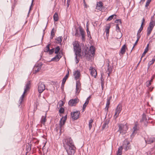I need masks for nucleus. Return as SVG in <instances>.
Wrapping results in <instances>:
<instances>
[{"label":"nucleus","mask_w":155,"mask_h":155,"mask_svg":"<svg viewBox=\"0 0 155 155\" xmlns=\"http://www.w3.org/2000/svg\"><path fill=\"white\" fill-rule=\"evenodd\" d=\"M63 143L68 155H74L75 152L76 147L71 138L68 137L64 139Z\"/></svg>","instance_id":"f257e3e1"},{"label":"nucleus","mask_w":155,"mask_h":155,"mask_svg":"<svg viewBox=\"0 0 155 155\" xmlns=\"http://www.w3.org/2000/svg\"><path fill=\"white\" fill-rule=\"evenodd\" d=\"M73 45L76 55V62L77 64L79 62V61L77 59V57L78 56H79L80 55V53H81V50L78 42L75 41L73 43Z\"/></svg>","instance_id":"f03ea898"},{"label":"nucleus","mask_w":155,"mask_h":155,"mask_svg":"<svg viewBox=\"0 0 155 155\" xmlns=\"http://www.w3.org/2000/svg\"><path fill=\"white\" fill-rule=\"evenodd\" d=\"M30 82L28 81L27 82V83L25 86V87L24 88V92L23 94L20 97L19 101V102L20 104H21L22 103V101L23 100L24 98V95L29 90L30 87Z\"/></svg>","instance_id":"7ed1b4c3"},{"label":"nucleus","mask_w":155,"mask_h":155,"mask_svg":"<svg viewBox=\"0 0 155 155\" xmlns=\"http://www.w3.org/2000/svg\"><path fill=\"white\" fill-rule=\"evenodd\" d=\"M127 129V126L126 124H120L119 125V129L118 131L120 134L123 135L126 133Z\"/></svg>","instance_id":"20e7f679"},{"label":"nucleus","mask_w":155,"mask_h":155,"mask_svg":"<svg viewBox=\"0 0 155 155\" xmlns=\"http://www.w3.org/2000/svg\"><path fill=\"white\" fill-rule=\"evenodd\" d=\"M122 109V105L121 104H119L116 108L114 117L117 118L118 116Z\"/></svg>","instance_id":"39448f33"},{"label":"nucleus","mask_w":155,"mask_h":155,"mask_svg":"<svg viewBox=\"0 0 155 155\" xmlns=\"http://www.w3.org/2000/svg\"><path fill=\"white\" fill-rule=\"evenodd\" d=\"M45 89V86L42 82H40L38 85V90L39 93H41Z\"/></svg>","instance_id":"423d86ee"},{"label":"nucleus","mask_w":155,"mask_h":155,"mask_svg":"<svg viewBox=\"0 0 155 155\" xmlns=\"http://www.w3.org/2000/svg\"><path fill=\"white\" fill-rule=\"evenodd\" d=\"M42 65V64L41 63L35 64L34 68L35 73H37L41 69Z\"/></svg>","instance_id":"0eeeda50"},{"label":"nucleus","mask_w":155,"mask_h":155,"mask_svg":"<svg viewBox=\"0 0 155 155\" xmlns=\"http://www.w3.org/2000/svg\"><path fill=\"white\" fill-rule=\"evenodd\" d=\"M67 119V115L64 117H62L60 121L59 127L60 128V132L62 131V126L64 124Z\"/></svg>","instance_id":"6e6552de"},{"label":"nucleus","mask_w":155,"mask_h":155,"mask_svg":"<svg viewBox=\"0 0 155 155\" xmlns=\"http://www.w3.org/2000/svg\"><path fill=\"white\" fill-rule=\"evenodd\" d=\"M130 143L127 140H125L124 141L123 146V149H124L125 151L128 150L129 149Z\"/></svg>","instance_id":"1a4fd4ad"},{"label":"nucleus","mask_w":155,"mask_h":155,"mask_svg":"<svg viewBox=\"0 0 155 155\" xmlns=\"http://www.w3.org/2000/svg\"><path fill=\"white\" fill-rule=\"evenodd\" d=\"M80 113L78 111L71 112V116L74 120H77L79 117Z\"/></svg>","instance_id":"9d476101"},{"label":"nucleus","mask_w":155,"mask_h":155,"mask_svg":"<svg viewBox=\"0 0 155 155\" xmlns=\"http://www.w3.org/2000/svg\"><path fill=\"white\" fill-rule=\"evenodd\" d=\"M95 48L93 46H91L88 51V54L91 57L94 56L95 54Z\"/></svg>","instance_id":"9b49d317"},{"label":"nucleus","mask_w":155,"mask_h":155,"mask_svg":"<svg viewBox=\"0 0 155 155\" xmlns=\"http://www.w3.org/2000/svg\"><path fill=\"white\" fill-rule=\"evenodd\" d=\"M76 94H78L81 90V83L79 81H76Z\"/></svg>","instance_id":"f8f14e48"},{"label":"nucleus","mask_w":155,"mask_h":155,"mask_svg":"<svg viewBox=\"0 0 155 155\" xmlns=\"http://www.w3.org/2000/svg\"><path fill=\"white\" fill-rule=\"evenodd\" d=\"M78 102L79 100L78 98H75L70 100L68 102V104L71 106H74Z\"/></svg>","instance_id":"ddd939ff"},{"label":"nucleus","mask_w":155,"mask_h":155,"mask_svg":"<svg viewBox=\"0 0 155 155\" xmlns=\"http://www.w3.org/2000/svg\"><path fill=\"white\" fill-rule=\"evenodd\" d=\"M80 72L79 71L77 70L74 72V76L75 79L77 81H79L80 76Z\"/></svg>","instance_id":"4468645a"},{"label":"nucleus","mask_w":155,"mask_h":155,"mask_svg":"<svg viewBox=\"0 0 155 155\" xmlns=\"http://www.w3.org/2000/svg\"><path fill=\"white\" fill-rule=\"evenodd\" d=\"M89 70L91 75L95 78L97 75V73L95 69L93 67H90Z\"/></svg>","instance_id":"2eb2a0df"},{"label":"nucleus","mask_w":155,"mask_h":155,"mask_svg":"<svg viewBox=\"0 0 155 155\" xmlns=\"http://www.w3.org/2000/svg\"><path fill=\"white\" fill-rule=\"evenodd\" d=\"M63 54L60 52L59 54L56 55L55 57L53 58L51 60V61H58L62 57Z\"/></svg>","instance_id":"dca6fc26"},{"label":"nucleus","mask_w":155,"mask_h":155,"mask_svg":"<svg viewBox=\"0 0 155 155\" xmlns=\"http://www.w3.org/2000/svg\"><path fill=\"white\" fill-rule=\"evenodd\" d=\"M80 33L81 36V39L83 41L85 40V32L84 30L81 28V27H79Z\"/></svg>","instance_id":"f3484780"},{"label":"nucleus","mask_w":155,"mask_h":155,"mask_svg":"<svg viewBox=\"0 0 155 155\" xmlns=\"http://www.w3.org/2000/svg\"><path fill=\"white\" fill-rule=\"evenodd\" d=\"M132 130H133V132L132 134L130 135V137L131 138H133L134 137V135L136 134L137 133V131L138 130V129L137 128V124H136L134 126L132 129Z\"/></svg>","instance_id":"a211bd4d"},{"label":"nucleus","mask_w":155,"mask_h":155,"mask_svg":"<svg viewBox=\"0 0 155 155\" xmlns=\"http://www.w3.org/2000/svg\"><path fill=\"white\" fill-rule=\"evenodd\" d=\"M110 61L109 60H107V72H108V76H109L110 74L112 72V67L110 66L109 64Z\"/></svg>","instance_id":"6ab92c4d"},{"label":"nucleus","mask_w":155,"mask_h":155,"mask_svg":"<svg viewBox=\"0 0 155 155\" xmlns=\"http://www.w3.org/2000/svg\"><path fill=\"white\" fill-rule=\"evenodd\" d=\"M103 3L102 2H100L97 3L96 9L100 11H101L103 8Z\"/></svg>","instance_id":"aec40b11"},{"label":"nucleus","mask_w":155,"mask_h":155,"mask_svg":"<svg viewBox=\"0 0 155 155\" xmlns=\"http://www.w3.org/2000/svg\"><path fill=\"white\" fill-rule=\"evenodd\" d=\"M127 48L125 45H124L121 48L120 52L119 53L120 55H123L125 54L126 51V49Z\"/></svg>","instance_id":"412c9836"},{"label":"nucleus","mask_w":155,"mask_h":155,"mask_svg":"<svg viewBox=\"0 0 155 155\" xmlns=\"http://www.w3.org/2000/svg\"><path fill=\"white\" fill-rule=\"evenodd\" d=\"M145 140L146 143L150 144L155 141V138H149L147 140L145 139Z\"/></svg>","instance_id":"4be33fe9"},{"label":"nucleus","mask_w":155,"mask_h":155,"mask_svg":"<svg viewBox=\"0 0 155 155\" xmlns=\"http://www.w3.org/2000/svg\"><path fill=\"white\" fill-rule=\"evenodd\" d=\"M116 30L117 32V35H120V36L119 37V38H120L122 37V35L120 31V29L118 24L116 25Z\"/></svg>","instance_id":"5701e85b"},{"label":"nucleus","mask_w":155,"mask_h":155,"mask_svg":"<svg viewBox=\"0 0 155 155\" xmlns=\"http://www.w3.org/2000/svg\"><path fill=\"white\" fill-rule=\"evenodd\" d=\"M68 74H67L66 75L64 76V77L63 78V79L62 81V84H61V87H63L64 84L66 81L67 79L68 78Z\"/></svg>","instance_id":"b1692460"},{"label":"nucleus","mask_w":155,"mask_h":155,"mask_svg":"<svg viewBox=\"0 0 155 155\" xmlns=\"http://www.w3.org/2000/svg\"><path fill=\"white\" fill-rule=\"evenodd\" d=\"M155 25V21L151 19L149 23V27L153 28Z\"/></svg>","instance_id":"393cba45"},{"label":"nucleus","mask_w":155,"mask_h":155,"mask_svg":"<svg viewBox=\"0 0 155 155\" xmlns=\"http://www.w3.org/2000/svg\"><path fill=\"white\" fill-rule=\"evenodd\" d=\"M123 147L122 146L119 147L118 149V150L117 153V155H121Z\"/></svg>","instance_id":"a878e982"},{"label":"nucleus","mask_w":155,"mask_h":155,"mask_svg":"<svg viewBox=\"0 0 155 155\" xmlns=\"http://www.w3.org/2000/svg\"><path fill=\"white\" fill-rule=\"evenodd\" d=\"M108 123L109 120H106L105 121L102 126L103 129H105L108 127Z\"/></svg>","instance_id":"bb28decb"},{"label":"nucleus","mask_w":155,"mask_h":155,"mask_svg":"<svg viewBox=\"0 0 155 155\" xmlns=\"http://www.w3.org/2000/svg\"><path fill=\"white\" fill-rule=\"evenodd\" d=\"M53 18L55 21H57L58 20L59 18L58 14L57 12L55 13L54 14Z\"/></svg>","instance_id":"cd10ccee"},{"label":"nucleus","mask_w":155,"mask_h":155,"mask_svg":"<svg viewBox=\"0 0 155 155\" xmlns=\"http://www.w3.org/2000/svg\"><path fill=\"white\" fill-rule=\"evenodd\" d=\"M46 114H45V116H42L41 120V122L42 124H45V123L46 122Z\"/></svg>","instance_id":"c85d7f7f"},{"label":"nucleus","mask_w":155,"mask_h":155,"mask_svg":"<svg viewBox=\"0 0 155 155\" xmlns=\"http://www.w3.org/2000/svg\"><path fill=\"white\" fill-rule=\"evenodd\" d=\"M88 103L89 102L88 101V100H86L83 106L82 112H83L84 111L87 105L88 104Z\"/></svg>","instance_id":"c756f323"},{"label":"nucleus","mask_w":155,"mask_h":155,"mask_svg":"<svg viewBox=\"0 0 155 155\" xmlns=\"http://www.w3.org/2000/svg\"><path fill=\"white\" fill-rule=\"evenodd\" d=\"M110 28V26H106L105 28V32L106 33V35L107 36H109V29Z\"/></svg>","instance_id":"7c9ffc66"},{"label":"nucleus","mask_w":155,"mask_h":155,"mask_svg":"<svg viewBox=\"0 0 155 155\" xmlns=\"http://www.w3.org/2000/svg\"><path fill=\"white\" fill-rule=\"evenodd\" d=\"M153 28L149 27L147 28V35L149 36L151 33Z\"/></svg>","instance_id":"2f4dec72"},{"label":"nucleus","mask_w":155,"mask_h":155,"mask_svg":"<svg viewBox=\"0 0 155 155\" xmlns=\"http://www.w3.org/2000/svg\"><path fill=\"white\" fill-rule=\"evenodd\" d=\"M93 122V119H91L89 122V129L91 130L92 126V123Z\"/></svg>","instance_id":"473e14b6"},{"label":"nucleus","mask_w":155,"mask_h":155,"mask_svg":"<svg viewBox=\"0 0 155 155\" xmlns=\"http://www.w3.org/2000/svg\"><path fill=\"white\" fill-rule=\"evenodd\" d=\"M116 15H113L110 16L107 19V20L110 21L113 18H116Z\"/></svg>","instance_id":"72a5a7b5"},{"label":"nucleus","mask_w":155,"mask_h":155,"mask_svg":"<svg viewBox=\"0 0 155 155\" xmlns=\"http://www.w3.org/2000/svg\"><path fill=\"white\" fill-rule=\"evenodd\" d=\"M54 35V29L53 28L51 32L50 38L52 39Z\"/></svg>","instance_id":"f704fd0d"},{"label":"nucleus","mask_w":155,"mask_h":155,"mask_svg":"<svg viewBox=\"0 0 155 155\" xmlns=\"http://www.w3.org/2000/svg\"><path fill=\"white\" fill-rule=\"evenodd\" d=\"M50 45L49 44L47 45L46 47L45 48L44 51L47 52H48L50 50Z\"/></svg>","instance_id":"c9c22d12"},{"label":"nucleus","mask_w":155,"mask_h":155,"mask_svg":"<svg viewBox=\"0 0 155 155\" xmlns=\"http://www.w3.org/2000/svg\"><path fill=\"white\" fill-rule=\"evenodd\" d=\"M33 2H34V0H32L31 3V5L30 7V8H29V11H28V16H29V14L30 12V11L31 10V7L33 5Z\"/></svg>","instance_id":"e433bc0d"},{"label":"nucleus","mask_w":155,"mask_h":155,"mask_svg":"<svg viewBox=\"0 0 155 155\" xmlns=\"http://www.w3.org/2000/svg\"><path fill=\"white\" fill-rule=\"evenodd\" d=\"M60 49L59 47L57 46L55 49V53L56 54H58L60 50Z\"/></svg>","instance_id":"4c0bfd02"},{"label":"nucleus","mask_w":155,"mask_h":155,"mask_svg":"<svg viewBox=\"0 0 155 155\" xmlns=\"http://www.w3.org/2000/svg\"><path fill=\"white\" fill-rule=\"evenodd\" d=\"M57 41V42L58 43H60L62 41V37H59L57 38L56 39Z\"/></svg>","instance_id":"58836bf2"},{"label":"nucleus","mask_w":155,"mask_h":155,"mask_svg":"<svg viewBox=\"0 0 155 155\" xmlns=\"http://www.w3.org/2000/svg\"><path fill=\"white\" fill-rule=\"evenodd\" d=\"M154 63L153 62V61H151L149 62L148 64V69L149 68H150V66L153 64Z\"/></svg>","instance_id":"ea45409f"},{"label":"nucleus","mask_w":155,"mask_h":155,"mask_svg":"<svg viewBox=\"0 0 155 155\" xmlns=\"http://www.w3.org/2000/svg\"><path fill=\"white\" fill-rule=\"evenodd\" d=\"M148 51V50L147 49H145L144 51L142 54V55L141 57V58L145 55V54Z\"/></svg>","instance_id":"a19ab883"},{"label":"nucleus","mask_w":155,"mask_h":155,"mask_svg":"<svg viewBox=\"0 0 155 155\" xmlns=\"http://www.w3.org/2000/svg\"><path fill=\"white\" fill-rule=\"evenodd\" d=\"M151 1V0H147L146 4L145 7L146 8H147L148 6L149 5L150 2Z\"/></svg>","instance_id":"79ce46f5"},{"label":"nucleus","mask_w":155,"mask_h":155,"mask_svg":"<svg viewBox=\"0 0 155 155\" xmlns=\"http://www.w3.org/2000/svg\"><path fill=\"white\" fill-rule=\"evenodd\" d=\"M64 111V109L63 107H61L59 110V113L61 114L63 113Z\"/></svg>","instance_id":"37998d69"},{"label":"nucleus","mask_w":155,"mask_h":155,"mask_svg":"<svg viewBox=\"0 0 155 155\" xmlns=\"http://www.w3.org/2000/svg\"><path fill=\"white\" fill-rule=\"evenodd\" d=\"M143 26L141 25V26L138 31L137 33H140L141 31L143 29Z\"/></svg>","instance_id":"c03bdc74"},{"label":"nucleus","mask_w":155,"mask_h":155,"mask_svg":"<svg viewBox=\"0 0 155 155\" xmlns=\"http://www.w3.org/2000/svg\"><path fill=\"white\" fill-rule=\"evenodd\" d=\"M54 48L52 49L51 50H49V51H48L49 52V54H52L54 52Z\"/></svg>","instance_id":"a18cd8bd"},{"label":"nucleus","mask_w":155,"mask_h":155,"mask_svg":"<svg viewBox=\"0 0 155 155\" xmlns=\"http://www.w3.org/2000/svg\"><path fill=\"white\" fill-rule=\"evenodd\" d=\"M64 104V103L63 101H60L59 102V106L60 107H62L63 104Z\"/></svg>","instance_id":"49530a36"},{"label":"nucleus","mask_w":155,"mask_h":155,"mask_svg":"<svg viewBox=\"0 0 155 155\" xmlns=\"http://www.w3.org/2000/svg\"><path fill=\"white\" fill-rule=\"evenodd\" d=\"M140 36H141V35H140V33H137V39H138V40H139L140 37Z\"/></svg>","instance_id":"de8ad7c7"},{"label":"nucleus","mask_w":155,"mask_h":155,"mask_svg":"<svg viewBox=\"0 0 155 155\" xmlns=\"http://www.w3.org/2000/svg\"><path fill=\"white\" fill-rule=\"evenodd\" d=\"M151 84V83L150 82V81H147V85L146 86L147 87L149 86Z\"/></svg>","instance_id":"09e8293b"},{"label":"nucleus","mask_w":155,"mask_h":155,"mask_svg":"<svg viewBox=\"0 0 155 155\" xmlns=\"http://www.w3.org/2000/svg\"><path fill=\"white\" fill-rule=\"evenodd\" d=\"M138 41H139V40H138V39L135 42V43L134 44V46L133 47L132 49L131 50V51H132V50H133V49L134 47L137 44Z\"/></svg>","instance_id":"8fccbe9b"},{"label":"nucleus","mask_w":155,"mask_h":155,"mask_svg":"<svg viewBox=\"0 0 155 155\" xmlns=\"http://www.w3.org/2000/svg\"><path fill=\"white\" fill-rule=\"evenodd\" d=\"M109 107V106H107V105H106V106L105 108V110L106 111H107V112L108 110V108Z\"/></svg>","instance_id":"3c124183"},{"label":"nucleus","mask_w":155,"mask_h":155,"mask_svg":"<svg viewBox=\"0 0 155 155\" xmlns=\"http://www.w3.org/2000/svg\"><path fill=\"white\" fill-rule=\"evenodd\" d=\"M110 104V101H109L108 100H107V103H106V105L109 106Z\"/></svg>","instance_id":"603ef678"},{"label":"nucleus","mask_w":155,"mask_h":155,"mask_svg":"<svg viewBox=\"0 0 155 155\" xmlns=\"http://www.w3.org/2000/svg\"><path fill=\"white\" fill-rule=\"evenodd\" d=\"M71 0H67V7L69 6V3H70Z\"/></svg>","instance_id":"864d4df0"},{"label":"nucleus","mask_w":155,"mask_h":155,"mask_svg":"<svg viewBox=\"0 0 155 155\" xmlns=\"http://www.w3.org/2000/svg\"><path fill=\"white\" fill-rule=\"evenodd\" d=\"M145 19L144 18H143L142 19V22L141 25L143 26V23H144V22H145Z\"/></svg>","instance_id":"5fc2aeb1"},{"label":"nucleus","mask_w":155,"mask_h":155,"mask_svg":"<svg viewBox=\"0 0 155 155\" xmlns=\"http://www.w3.org/2000/svg\"><path fill=\"white\" fill-rule=\"evenodd\" d=\"M119 21L120 23H121V20H116L115 21V22L116 23H118V21Z\"/></svg>","instance_id":"6e6d98bb"},{"label":"nucleus","mask_w":155,"mask_h":155,"mask_svg":"<svg viewBox=\"0 0 155 155\" xmlns=\"http://www.w3.org/2000/svg\"><path fill=\"white\" fill-rule=\"evenodd\" d=\"M87 25H86V27H87L86 31H87H87H89L88 27V25H87Z\"/></svg>","instance_id":"4d7b16f0"},{"label":"nucleus","mask_w":155,"mask_h":155,"mask_svg":"<svg viewBox=\"0 0 155 155\" xmlns=\"http://www.w3.org/2000/svg\"><path fill=\"white\" fill-rule=\"evenodd\" d=\"M91 98V96H90L86 99V100H88V101L89 102V100H90V99Z\"/></svg>","instance_id":"13d9d810"},{"label":"nucleus","mask_w":155,"mask_h":155,"mask_svg":"<svg viewBox=\"0 0 155 155\" xmlns=\"http://www.w3.org/2000/svg\"><path fill=\"white\" fill-rule=\"evenodd\" d=\"M149 47V44H148L147 45V47H146V48L145 49H147L148 50Z\"/></svg>","instance_id":"bf43d9fd"},{"label":"nucleus","mask_w":155,"mask_h":155,"mask_svg":"<svg viewBox=\"0 0 155 155\" xmlns=\"http://www.w3.org/2000/svg\"><path fill=\"white\" fill-rule=\"evenodd\" d=\"M87 34L88 36V37H89V35L90 36V31H87Z\"/></svg>","instance_id":"052dcab7"},{"label":"nucleus","mask_w":155,"mask_h":155,"mask_svg":"<svg viewBox=\"0 0 155 155\" xmlns=\"http://www.w3.org/2000/svg\"><path fill=\"white\" fill-rule=\"evenodd\" d=\"M111 98H112L111 97H110L109 98H107V100H108L109 101H110V100L111 99Z\"/></svg>","instance_id":"680f3d73"},{"label":"nucleus","mask_w":155,"mask_h":155,"mask_svg":"<svg viewBox=\"0 0 155 155\" xmlns=\"http://www.w3.org/2000/svg\"><path fill=\"white\" fill-rule=\"evenodd\" d=\"M75 35L76 36H79V35H78V34L77 33V32L75 34Z\"/></svg>","instance_id":"e2e57ef3"},{"label":"nucleus","mask_w":155,"mask_h":155,"mask_svg":"<svg viewBox=\"0 0 155 155\" xmlns=\"http://www.w3.org/2000/svg\"><path fill=\"white\" fill-rule=\"evenodd\" d=\"M101 87H102V89H103V86L104 85V84H103V83H102V82L101 83Z\"/></svg>","instance_id":"0e129e2a"},{"label":"nucleus","mask_w":155,"mask_h":155,"mask_svg":"<svg viewBox=\"0 0 155 155\" xmlns=\"http://www.w3.org/2000/svg\"><path fill=\"white\" fill-rule=\"evenodd\" d=\"M153 87H152V88H150L149 89V90H150V91H152V90H153Z\"/></svg>","instance_id":"69168bd1"},{"label":"nucleus","mask_w":155,"mask_h":155,"mask_svg":"<svg viewBox=\"0 0 155 155\" xmlns=\"http://www.w3.org/2000/svg\"><path fill=\"white\" fill-rule=\"evenodd\" d=\"M120 35H118L117 36V38H118V39H120V38H119V36H120Z\"/></svg>","instance_id":"338daca9"},{"label":"nucleus","mask_w":155,"mask_h":155,"mask_svg":"<svg viewBox=\"0 0 155 155\" xmlns=\"http://www.w3.org/2000/svg\"><path fill=\"white\" fill-rule=\"evenodd\" d=\"M151 61H153V62H154L155 60H154V58H153V59H152V60Z\"/></svg>","instance_id":"774afa93"}]
</instances>
